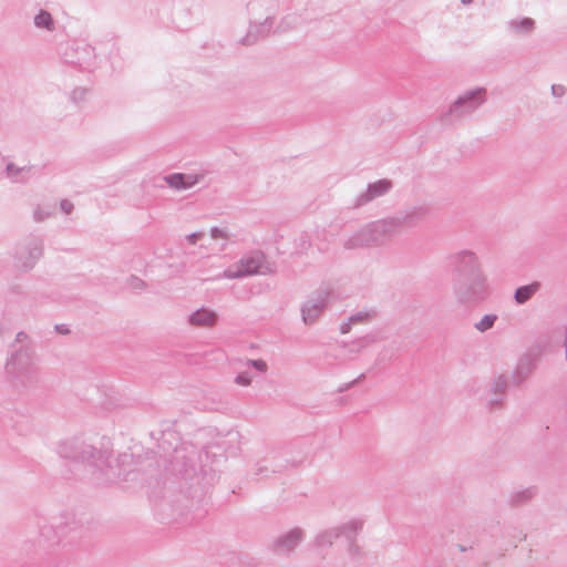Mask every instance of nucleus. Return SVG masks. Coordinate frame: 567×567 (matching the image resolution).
<instances>
[{"label": "nucleus", "mask_w": 567, "mask_h": 567, "mask_svg": "<svg viewBox=\"0 0 567 567\" xmlns=\"http://www.w3.org/2000/svg\"><path fill=\"white\" fill-rule=\"evenodd\" d=\"M447 262L454 276L452 292L457 305L473 308L488 299L491 285L475 251L471 249L455 251L447 256Z\"/></svg>", "instance_id": "f257e3e1"}, {"label": "nucleus", "mask_w": 567, "mask_h": 567, "mask_svg": "<svg viewBox=\"0 0 567 567\" xmlns=\"http://www.w3.org/2000/svg\"><path fill=\"white\" fill-rule=\"evenodd\" d=\"M6 379L16 389H27L39 380V368L27 333L20 331L11 346L4 367Z\"/></svg>", "instance_id": "f03ea898"}, {"label": "nucleus", "mask_w": 567, "mask_h": 567, "mask_svg": "<svg viewBox=\"0 0 567 567\" xmlns=\"http://www.w3.org/2000/svg\"><path fill=\"white\" fill-rule=\"evenodd\" d=\"M246 8L249 14V30L240 39V43L252 45L270 33L280 8V0H249Z\"/></svg>", "instance_id": "7ed1b4c3"}, {"label": "nucleus", "mask_w": 567, "mask_h": 567, "mask_svg": "<svg viewBox=\"0 0 567 567\" xmlns=\"http://www.w3.org/2000/svg\"><path fill=\"white\" fill-rule=\"evenodd\" d=\"M58 454L66 460L87 463L101 471L112 470L111 451L106 447H96L87 444L80 437H70L61 440L56 446Z\"/></svg>", "instance_id": "20e7f679"}, {"label": "nucleus", "mask_w": 567, "mask_h": 567, "mask_svg": "<svg viewBox=\"0 0 567 567\" xmlns=\"http://www.w3.org/2000/svg\"><path fill=\"white\" fill-rule=\"evenodd\" d=\"M563 344L566 348L567 358V329H557L548 336V340L538 342L528 348L517 360L516 367L512 372L511 379L514 385H522L534 373L537 362L543 352L551 346Z\"/></svg>", "instance_id": "39448f33"}, {"label": "nucleus", "mask_w": 567, "mask_h": 567, "mask_svg": "<svg viewBox=\"0 0 567 567\" xmlns=\"http://www.w3.org/2000/svg\"><path fill=\"white\" fill-rule=\"evenodd\" d=\"M487 101L486 89L476 87L465 91L441 114L443 122H453L476 112Z\"/></svg>", "instance_id": "423d86ee"}, {"label": "nucleus", "mask_w": 567, "mask_h": 567, "mask_svg": "<svg viewBox=\"0 0 567 567\" xmlns=\"http://www.w3.org/2000/svg\"><path fill=\"white\" fill-rule=\"evenodd\" d=\"M80 529L79 522L71 515L61 517L58 522L44 525L40 529L39 545L53 551L63 538H66Z\"/></svg>", "instance_id": "0eeeda50"}, {"label": "nucleus", "mask_w": 567, "mask_h": 567, "mask_svg": "<svg viewBox=\"0 0 567 567\" xmlns=\"http://www.w3.org/2000/svg\"><path fill=\"white\" fill-rule=\"evenodd\" d=\"M42 255L43 239L39 236L30 235L23 243L18 245L14 266L18 269L28 271L34 267Z\"/></svg>", "instance_id": "6e6552de"}, {"label": "nucleus", "mask_w": 567, "mask_h": 567, "mask_svg": "<svg viewBox=\"0 0 567 567\" xmlns=\"http://www.w3.org/2000/svg\"><path fill=\"white\" fill-rule=\"evenodd\" d=\"M265 256L260 251H252L244 256L237 264L227 268L223 277L227 279H238L243 277L266 274Z\"/></svg>", "instance_id": "1a4fd4ad"}, {"label": "nucleus", "mask_w": 567, "mask_h": 567, "mask_svg": "<svg viewBox=\"0 0 567 567\" xmlns=\"http://www.w3.org/2000/svg\"><path fill=\"white\" fill-rule=\"evenodd\" d=\"M305 537L306 532L302 528L293 527L274 539L269 549L277 555L288 556L303 542Z\"/></svg>", "instance_id": "9d476101"}, {"label": "nucleus", "mask_w": 567, "mask_h": 567, "mask_svg": "<svg viewBox=\"0 0 567 567\" xmlns=\"http://www.w3.org/2000/svg\"><path fill=\"white\" fill-rule=\"evenodd\" d=\"M368 228L374 247L384 245L400 233L393 216L372 221Z\"/></svg>", "instance_id": "9b49d317"}, {"label": "nucleus", "mask_w": 567, "mask_h": 567, "mask_svg": "<svg viewBox=\"0 0 567 567\" xmlns=\"http://www.w3.org/2000/svg\"><path fill=\"white\" fill-rule=\"evenodd\" d=\"M175 452V466L176 471L183 476V477H192L193 475H196L198 470V460L200 458L199 452L195 450H190L187 453H184V450H174Z\"/></svg>", "instance_id": "f8f14e48"}, {"label": "nucleus", "mask_w": 567, "mask_h": 567, "mask_svg": "<svg viewBox=\"0 0 567 567\" xmlns=\"http://www.w3.org/2000/svg\"><path fill=\"white\" fill-rule=\"evenodd\" d=\"M328 303L327 293H318L309 298L301 307L302 321L307 326L313 324L322 315Z\"/></svg>", "instance_id": "ddd939ff"}, {"label": "nucleus", "mask_w": 567, "mask_h": 567, "mask_svg": "<svg viewBox=\"0 0 567 567\" xmlns=\"http://www.w3.org/2000/svg\"><path fill=\"white\" fill-rule=\"evenodd\" d=\"M393 187L390 179H379L374 183H370L364 192L357 196L354 206L361 207L370 202L388 194Z\"/></svg>", "instance_id": "4468645a"}, {"label": "nucleus", "mask_w": 567, "mask_h": 567, "mask_svg": "<svg viewBox=\"0 0 567 567\" xmlns=\"http://www.w3.org/2000/svg\"><path fill=\"white\" fill-rule=\"evenodd\" d=\"M429 214V208L425 206H412L406 209L398 212L393 217L401 228H413L421 223Z\"/></svg>", "instance_id": "2eb2a0df"}, {"label": "nucleus", "mask_w": 567, "mask_h": 567, "mask_svg": "<svg viewBox=\"0 0 567 567\" xmlns=\"http://www.w3.org/2000/svg\"><path fill=\"white\" fill-rule=\"evenodd\" d=\"M342 247L346 250H355L362 248L374 247L368 225L355 230L342 241Z\"/></svg>", "instance_id": "dca6fc26"}, {"label": "nucleus", "mask_w": 567, "mask_h": 567, "mask_svg": "<svg viewBox=\"0 0 567 567\" xmlns=\"http://www.w3.org/2000/svg\"><path fill=\"white\" fill-rule=\"evenodd\" d=\"M218 315L208 309L199 308L188 316L187 322L193 327L198 328H212L217 323Z\"/></svg>", "instance_id": "f3484780"}, {"label": "nucleus", "mask_w": 567, "mask_h": 567, "mask_svg": "<svg viewBox=\"0 0 567 567\" xmlns=\"http://www.w3.org/2000/svg\"><path fill=\"white\" fill-rule=\"evenodd\" d=\"M508 386V379L505 374L495 377L491 383V392L493 396L488 400V405L492 409L499 408L503 404Z\"/></svg>", "instance_id": "a211bd4d"}, {"label": "nucleus", "mask_w": 567, "mask_h": 567, "mask_svg": "<svg viewBox=\"0 0 567 567\" xmlns=\"http://www.w3.org/2000/svg\"><path fill=\"white\" fill-rule=\"evenodd\" d=\"M165 183L175 189H187L198 183V176L174 173L164 177Z\"/></svg>", "instance_id": "6ab92c4d"}, {"label": "nucleus", "mask_w": 567, "mask_h": 567, "mask_svg": "<svg viewBox=\"0 0 567 567\" xmlns=\"http://www.w3.org/2000/svg\"><path fill=\"white\" fill-rule=\"evenodd\" d=\"M74 50L78 56L75 60H72V63L79 65L83 70H90L94 66V48L87 44H78Z\"/></svg>", "instance_id": "aec40b11"}, {"label": "nucleus", "mask_w": 567, "mask_h": 567, "mask_svg": "<svg viewBox=\"0 0 567 567\" xmlns=\"http://www.w3.org/2000/svg\"><path fill=\"white\" fill-rule=\"evenodd\" d=\"M537 493L538 491L536 486H528L513 491L509 494L508 503L514 507L524 506L532 502L536 497Z\"/></svg>", "instance_id": "412c9836"}, {"label": "nucleus", "mask_w": 567, "mask_h": 567, "mask_svg": "<svg viewBox=\"0 0 567 567\" xmlns=\"http://www.w3.org/2000/svg\"><path fill=\"white\" fill-rule=\"evenodd\" d=\"M340 537L341 535L338 527H330L317 534L313 540V546L319 549L328 548L331 547Z\"/></svg>", "instance_id": "4be33fe9"}, {"label": "nucleus", "mask_w": 567, "mask_h": 567, "mask_svg": "<svg viewBox=\"0 0 567 567\" xmlns=\"http://www.w3.org/2000/svg\"><path fill=\"white\" fill-rule=\"evenodd\" d=\"M364 522L362 519H351L338 527L340 535L344 536L348 543H354L357 535L363 529Z\"/></svg>", "instance_id": "5701e85b"}, {"label": "nucleus", "mask_w": 567, "mask_h": 567, "mask_svg": "<svg viewBox=\"0 0 567 567\" xmlns=\"http://www.w3.org/2000/svg\"><path fill=\"white\" fill-rule=\"evenodd\" d=\"M540 289V282L534 281L529 285L518 287L514 292L516 303L524 305L529 301Z\"/></svg>", "instance_id": "b1692460"}, {"label": "nucleus", "mask_w": 567, "mask_h": 567, "mask_svg": "<svg viewBox=\"0 0 567 567\" xmlns=\"http://www.w3.org/2000/svg\"><path fill=\"white\" fill-rule=\"evenodd\" d=\"M508 29L515 34L526 35L534 31L535 21L530 18L513 19L508 22Z\"/></svg>", "instance_id": "393cba45"}, {"label": "nucleus", "mask_w": 567, "mask_h": 567, "mask_svg": "<svg viewBox=\"0 0 567 567\" xmlns=\"http://www.w3.org/2000/svg\"><path fill=\"white\" fill-rule=\"evenodd\" d=\"M7 176L14 183H23L27 182L30 177L31 168L30 167H18L12 163L7 165Z\"/></svg>", "instance_id": "a878e982"}, {"label": "nucleus", "mask_w": 567, "mask_h": 567, "mask_svg": "<svg viewBox=\"0 0 567 567\" xmlns=\"http://www.w3.org/2000/svg\"><path fill=\"white\" fill-rule=\"evenodd\" d=\"M348 555L350 557V564H369L370 560L367 558L368 554L355 543H349Z\"/></svg>", "instance_id": "bb28decb"}, {"label": "nucleus", "mask_w": 567, "mask_h": 567, "mask_svg": "<svg viewBox=\"0 0 567 567\" xmlns=\"http://www.w3.org/2000/svg\"><path fill=\"white\" fill-rule=\"evenodd\" d=\"M34 25L39 29H45L48 31H53L55 28L54 20L51 13L45 10H41L34 17Z\"/></svg>", "instance_id": "cd10ccee"}, {"label": "nucleus", "mask_w": 567, "mask_h": 567, "mask_svg": "<svg viewBox=\"0 0 567 567\" xmlns=\"http://www.w3.org/2000/svg\"><path fill=\"white\" fill-rule=\"evenodd\" d=\"M375 341H377V338L373 334H367L364 337H361V338L354 340L353 342H351L350 344H348L349 353L357 354L362 349L374 343Z\"/></svg>", "instance_id": "c85d7f7f"}, {"label": "nucleus", "mask_w": 567, "mask_h": 567, "mask_svg": "<svg viewBox=\"0 0 567 567\" xmlns=\"http://www.w3.org/2000/svg\"><path fill=\"white\" fill-rule=\"evenodd\" d=\"M498 317L495 313L485 315L480 321L474 323V328L480 332H486L492 329Z\"/></svg>", "instance_id": "c756f323"}, {"label": "nucleus", "mask_w": 567, "mask_h": 567, "mask_svg": "<svg viewBox=\"0 0 567 567\" xmlns=\"http://www.w3.org/2000/svg\"><path fill=\"white\" fill-rule=\"evenodd\" d=\"M127 286L133 291H142L146 287V284L141 278L131 276L127 280Z\"/></svg>", "instance_id": "7c9ffc66"}, {"label": "nucleus", "mask_w": 567, "mask_h": 567, "mask_svg": "<svg viewBox=\"0 0 567 567\" xmlns=\"http://www.w3.org/2000/svg\"><path fill=\"white\" fill-rule=\"evenodd\" d=\"M246 365L255 368L257 371L261 373H266L268 370V365L266 361L258 359V360H247Z\"/></svg>", "instance_id": "2f4dec72"}, {"label": "nucleus", "mask_w": 567, "mask_h": 567, "mask_svg": "<svg viewBox=\"0 0 567 567\" xmlns=\"http://www.w3.org/2000/svg\"><path fill=\"white\" fill-rule=\"evenodd\" d=\"M235 383L241 386H248L251 384V378L248 372H241L235 378Z\"/></svg>", "instance_id": "473e14b6"}, {"label": "nucleus", "mask_w": 567, "mask_h": 567, "mask_svg": "<svg viewBox=\"0 0 567 567\" xmlns=\"http://www.w3.org/2000/svg\"><path fill=\"white\" fill-rule=\"evenodd\" d=\"M210 236L214 238V239H228L229 238V235L228 233L223 229V228H218V227H213L210 229Z\"/></svg>", "instance_id": "72a5a7b5"}, {"label": "nucleus", "mask_w": 567, "mask_h": 567, "mask_svg": "<svg viewBox=\"0 0 567 567\" xmlns=\"http://www.w3.org/2000/svg\"><path fill=\"white\" fill-rule=\"evenodd\" d=\"M50 216V213L38 207L33 213V218L35 221H43Z\"/></svg>", "instance_id": "f704fd0d"}, {"label": "nucleus", "mask_w": 567, "mask_h": 567, "mask_svg": "<svg viewBox=\"0 0 567 567\" xmlns=\"http://www.w3.org/2000/svg\"><path fill=\"white\" fill-rule=\"evenodd\" d=\"M87 91L83 87H78L75 89L73 92H72V100L74 102H79V101H82L84 100L85 95H86Z\"/></svg>", "instance_id": "c9c22d12"}, {"label": "nucleus", "mask_w": 567, "mask_h": 567, "mask_svg": "<svg viewBox=\"0 0 567 567\" xmlns=\"http://www.w3.org/2000/svg\"><path fill=\"white\" fill-rule=\"evenodd\" d=\"M204 235L205 234L203 231H195V233L187 235L186 239L190 245H195L199 239H202L204 237Z\"/></svg>", "instance_id": "e433bc0d"}, {"label": "nucleus", "mask_w": 567, "mask_h": 567, "mask_svg": "<svg viewBox=\"0 0 567 567\" xmlns=\"http://www.w3.org/2000/svg\"><path fill=\"white\" fill-rule=\"evenodd\" d=\"M73 204L69 199H62L60 202V208L65 214H71L73 210Z\"/></svg>", "instance_id": "4c0bfd02"}, {"label": "nucleus", "mask_w": 567, "mask_h": 567, "mask_svg": "<svg viewBox=\"0 0 567 567\" xmlns=\"http://www.w3.org/2000/svg\"><path fill=\"white\" fill-rule=\"evenodd\" d=\"M369 315L365 313V312H358L353 316H351L349 319H350V322L352 323H357V322H363L368 319Z\"/></svg>", "instance_id": "58836bf2"}, {"label": "nucleus", "mask_w": 567, "mask_h": 567, "mask_svg": "<svg viewBox=\"0 0 567 567\" xmlns=\"http://www.w3.org/2000/svg\"><path fill=\"white\" fill-rule=\"evenodd\" d=\"M267 472H268L267 466L261 465L259 463L256 464V468H255V472H254L255 475L259 476V475H262V474H265Z\"/></svg>", "instance_id": "ea45409f"}, {"label": "nucleus", "mask_w": 567, "mask_h": 567, "mask_svg": "<svg viewBox=\"0 0 567 567\" xmlns=\"http://www.w3.org/2000/svg\"><path fill=\"white\" fill-rule=\"evenodd\" d=\"M351 324H353L352 322H350V319H348L347 322H343L341 326H340V332L346 334L350 331L351 329Z\"/></svg>", "instance_id": "a19ab883"}, {"label": "nucleus", "mask_w": 567, "mask_h": 567, "mask_svg": "<svg viewBox=\"0 0 567 567\" xmlns=\"http://www.w3.org/2000/svg\"><path fill=\"white\" fill-rule=\"evenodd\" d=\"M364 378H365V374L361 373L355 380H353L350 383L346 384V386L342 388L341 390L350 389L351 386H353L354 384H357L359 381L363 380Z\"/></svg>", "instance_id": "79ce46f5"}, {"label": "nucleus", "mask_w": 567, "mask_h": 567, "mask_svg": "<svg viewBox=\"0 0 567 567\" xmlns=\"http://www.w3.org/2000/svg\"><path fill=\"white\" fill-rule=\"evenodd\" d=\"M553 94L556 96H561L564 94V86L561 85H553L551 86Z\"/></svg>", "instance_id": "37998d69"}, {"label": "nucleus", "mask_w": 567, "mask_h": 567, "mask_svg": "<svg viewBox=\"0 0 567 567\" xmlns=\"http://www.w3.org/2000/svg\"><path fill=\"white\" fill-rule=\"evenodd\" d=\"M125 458H127V455H126V454H123V455H120V456H118V460H117V461H118V462H120V461H124Z\"/></svg>", "instance_id": "c03bdc74"}, {"label": "nucleus", "mask_w": 567, "mask_h": 567, "mask_svg": "<svg viewBox=\"0 0 567 567\" xmlns=\"http://www.w3.org/2000/svg\"><path fill=\"white\" fill-rule=\"evenodd\" d=\"M473 1H474V0H461V2H462L463 4H470V3H472Z\"/></svg>", "instance_id": "a18cd8bd"}, {"label": "nucleus", "mask_w": 567, "mask_h": 567, "mask_svg": "<svg viewBox=\"0 0 567 567\" xmlns=\"http://www.w3.org/2000/svg\"><path fill=\"white\" fill-rule=\"evenodd\" d=\"M458 549L461 551H466L467 550V547L463 546V545H458Z\"/></svg>", "instance_id": "49530a36"}, {"label": "nucleus", "mask_w": 567, "mask_h": 567, "mask_svg": "<svg viewBox=\"0 0 567 567\" xmlns=\"http://www.w3.org/2000/svg\"><path fill=\"white\" fill-rule=\"evenodd\" d=\"M112 474H113V476H120L121 472L120 471H117V472L114 471Z\"/></svg>", "instance_id": "de8ad7c7"}, {"label": "nucleus", "mask_w": 567, "mask_h": 567, "mask_svg": "<svg viewBox=\"0 0 567 567\" xmlns=\"http://www.w3.org/2000/svg\"><path fill=\"white\" fill-rule=\"evenodd\" d=\"M165 436H173V433L163 434V437H165Z\"/></svg>", "instance_id": "09e8293b"}]
</instances>
